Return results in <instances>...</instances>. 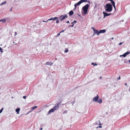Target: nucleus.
I'll return each mask as SVG.
<instances>
[{
    "instance_id": "2",
    "label": "nucleus",
    "mask_w": 130,
    "mask_h": 130,
    "mask_svg": "<svg viewBox=\"0 0 130 130\" xmlns=\"http://www.w3.org/2000/svg\"><path fill=\"white\" fill-rule=\"evenodd\" d=\"M89 7V5L87 4L82 7V10L83 12L82 11V13L83 14H85L87 13Z\"/></svg>"
},
{
    "instance_id": "41",
    "label": "nucleus",
    "mask_w": 130,
    "mask_h": 130,
    "mask_svg": "<svg viewBox=\"0 0 130 130\" xmlns=\"http://www.w3.org/2000/svg\"><path fill=\"white\" fill-rule=\"evenodd\" d=\"M12 8H11L10 9V11H12Z\"/></svg>"
},
{
    "instance_id": "36",
    "label": "nucleus",
    "mask_w": 130,
    "mask_h": 130,
    "mask_svg": "<svg viewBox=\"0 0 130 130\" xmlns=\"http://www.w3.org/2000/svg\"><path fill=\"white\" fill-rule=\"evenodd\" d=\"M120 76H119V78H118V80H119L120 79Z\"/></svg>"
},
{
    "instance_id": "8",
    "label": "nucleus",
    "mask_w": 130,
    "mask_h": 130,
    "mask_svg": "<svg viewBox=\"0 0 130 130\" xmlns=\"http://www.w3.org/2000/svg\"><path fill=\"white\" fill-rule=\"evenodd\" d=\"M58 18L57 17H55L54 18H51L50 19H48V21H50V20H53L54 21H55L56 20V19H57Z\"/></svg>"
},
{
    "instance_id": "23",
    "label": "nucleus",
    "mask_w": 130,
    "mask_h": 130,
    "mask_svg": "<svg viewBox=\"0 0 130 130\" xmlns=\"http://www.w3.org/2000/svg\"><path fill=\"white\" fill-rule=\"evenodd\" d=\"M92 64L94 66H95V65L97 66V64L96 63H95V64H94V63H92Z\"/></svg>"
},
{
    "instance_id": "47",
    "label": "nucleus",
    "mask_w": 130,
    "mask_h": 130,
    "mask_svg": "<svg viewBox=\"0 0 130 130\" xmlns=\"http://www.w3.org/2000/svg\"><path fill=\"white\" fill-rule=\"evenodd\" d=\"M2 22V20H0V22Z\"/></svg>"
},
{
    "instance_id": "53",
    "label": "nucleus",
    "mask_w": 130,
    "mask_h": 130,
    "mask_svg": "<svg viewBox=\"0 0 130 130\" xmlns=\"http://www.w3.org/2000/svg\"><path fill=\"white\" fill-rule=\"evenodd\" d=\"M101 78H102V77H100V78H101Z\"/></svg>"
},
{
    "instance_id": "43",
    "label": "nucleus",
    "mask_w": 130,
    "mask_h": 130,
    "mask_svg": "<svg viewBox=\"0 0 130 130\" xmlns=\"http://www.w3.org/2000/svg\"><path fill=\"white\" fill-rule=\"evenodd\" d=\"M15 36L17 34V32H15Z\"/></svg>"
},
{
    "instance_id": "10",
    "label": "nucleus",
    "mask_w": 130,
    "mask_h": 130,
    "mask_svg": "<svg viewBox=\"0 0 130 130\" xmlns=\"http://www.w3.org/2000/svg\"><path fill=\"white\" fill-rule=\"evenodd\" d=\"M55 111L53 108L50 109L48 111V113H50L51 112H53Z\"/></svg>"
},
{
    "instance_id": "7",
    "label": "nucleus",
    "mask_w": 130,
    "mask_h": 130,
    "mask_svg": "<svg viewBox=\"0 0 130 130\" xmlns=\"http://www.w3.org/2000/svg\"><path fill=\"white\" fill-rule=\"evenodd\" d=\"M103 14L104 15V18L106 16H108L111 14V13H107L104 12H103Z\"/></svg>"
},
{
    "instance_id": "31",
    "label": "nucleus",
    "mask_w": 130,
    "mask_h": 130,
    "mask_svg": "<svg viewBox=\"0 0 130 130\" xmlns=\"http://www.w3.org/2000/svg\"><path fill=\"white\" fill-rule=\"evenodd\" d=\"M23 98L24 99H26V96H24Z\"/></svg>"
},
{
    "instance_id": "37",
    "label": "nucleus",
    "mask_w": 130,
    "mask_h": 130,
    "mask_svg": "<svg viewBox=\"0 0 130 130\" xmlns=\"http://www.w3.org/2000/svg\"><path fill=\"white\" fill-rule=\"evenodd\" d=\"M99 125H100L101 126V125H102V124L101 123H100V122H99Z\"/></svg>"
},
{
    "instance_id": "4",
    "label": "nucleus",
    "mask_w": 130,
    "mask_h": 130,
    "mask_svg": "<svg viewBox=\"0 0 130 130\" xmlns=\"http://www.w3.org/2000/svg\"><path fill=\"white\" fill-rule=\"evenodd\" d=\"M87 0H81L80 1H79L77 3L75 4H74V6H75V8H74V9L75 8H76V7L78 5H80L82 3L85 2H86Z\"/></svg>"
},
{
    "instance_id": "48",
    "label": "nucleus",
    "mask_w": 130,
    "mask_h": 130,
    "mask_svg": "<svg viewBox=\"0 0 130 130\" xmlns=\"http://www.w3.org/2000/svg\"><path fill=\"white\" fill-rule=\"evenodd\" d=\"M111 39H113V38H111Z\"/></svg>"
},
{
    "instance_id": "12",
    "label": "nucleus",
    "mask_w": 130,
    "mask_h": 130,
    "mask_svg": "<svg viewBox=\"0 0 130 130\" xmlns=\"http://www.w3.org/2000/svg\"><path fill=\"white\" fill-rule=\"evenodd\" d=\"M100 31V34L101 33H105L106 31V30L105 29H104L103 30H99Z\"/></svg>"
},
{
    "instance_id": "50",
    "label": "nucleus",
    "mask_w": 130,
    "mask_h": 130,
    "mask_svg": "<svg viewBox=\"0 0 130 130\" xmlns=\"http://www.w3.org/2000/svg\"><path fill=\"white\" fill-rule=\"evenodd\" d=\"M13 43H15L14 42H13Z\"/></svg>"
},
{
    "instance_id": "28",
    "label": "nucleus",
    "mask_w": 130,
    "mask_h": 130,
    "mask_svg": "<svg viewBox=\"0 0 130 130\" xmlns=\"http://www.w3.org/2000/svg\"><path fill=\"white\" fill-rule=\"evenodd\" d=\"M67 110L65 111L64 112H63V113L64 114L65 113H67Z\"/></svg>"
},
{
    "instance_id": "3",
    "label": "nucleus",
    "mask_w": 130,
    "mask_h": 130,
    "mask_svg": "<svg viewBox=\"0 0 130 130\" xmlns=\"http://www.w3.org/2000/svg\"><path fill=\"white\" fill-rule=\"evenodd\" d=\"M99 96L98 95L94 97L93 99V101L94 102H97L100 104L102 102V99H100L98 100Z\"/></svg>"
},
{
    "instance_id": "34",
    "label": "nucleus",
    "mask_w": 130,
    "mask_h": 130,
    "mask_svg": "<svg viewBox=\"0 0 130 130\" xmlns=\"http://www.w3.org/2000/svg\"><path fill=\"white\" fill-rule=\"evenodd\" d=\"M60 33H58L57 34V36H59L60 35Z\"/></svg>"
},
{
    "instance_id": "15",
    "label": "nucleus",
    "mask_w": 130,
    "mask_h": 130,
    "mask_svg": "<svg viewBox=\"0 0 130 130\" xmlns=\"http://www.w3.org/2000/svg\"><path fill=\"white\" fill-rule=\"evenodd\" d=\"M69 14L70 15H71L73 14V12L72 11H71L69 12Z\"/></svg>"
},
{
    "instance_id": "13",
    "label": "nucleus",
    "mask_w": 130,
    "mask_h": 130,
    "mask_svg": "<svg viewBox=\"0 0 130 130\" xmlns=\"http://www.w3.org/2000/svg\"><path fill=\"white\" fill-rule=\"evenodd\" d=\"M53 64V63L51 62H47L46 64L47 65H50V66H51L52 64Z\"/></svg>"
},
{
    "instance_id": "19",
    "label": "nucleus",
    "mask_w": 130,
    "mask_h": 130,
    "mask_svg": "<svg viewBox=\"0 0 130 130\" xmlns=\"http://www.w3.org/2000/svg\"><path fill=\"white\" fill-rule=\"evenodd\" d=\"M2 21L3 22V23L5 22L6 21V19H4L2 20Z\"/></svg>"
},
{
    "instance_id": "20",
    "label": "nucleus",
    "mask_w": 130,
    "mask_h": 130,
    "mask_svg": "<svg viewBox=\"0 0 130 130\" xmlns=\"http://www.w3.org/2000/svg\"><path fill=\"white\" fill-rule=\"evenodd\" d=\"M0 51L1 52V54L3 52V51H2V49L1 47H0Z\"/></svg>"
},
{
    "instance_id": "16",
    "label": "nucleus",
    "mask_w": 130,
    "mask_h": 130,
    "mask_svg": "<svg viewBox=\"0 0 130 130\" xmlns=\"http://www.w3.org/2000/svg\"><path fill=\"white\" fill-rule=\"evenodd\" d=\"M109 1H111V3L112 4V5H115V3L113 0H109Z\"/></svg>"
},
{
    "instance_id": "24",
    "label": "nucleus",
    "mask_w": 130,
    "mask_h": 130,
    "mask_svg": "<svg viewBox=\"0 0 130 130\" xmlns=\"http://www.w3.org/2000/svg\"><path fill=\"white\" fill-rule=\"evenodd\" d=\"M3 108H2L0 110V113H1L3 109Z\"/></svg>"
},
{
    "instance_id": "21",
    "label": "nucleus",
    "mask_w": 130,
    "mask_h": 130,
    "mask_svg": "<svg viewBox=\"0 0 130 130\" xmlns=\"http://www.w3.org/2000/svg\"><path fill=\"white\" fill-rule=\"evenodd\" d=\"M68 51V49H66L64 51V52L67 53Z\"/></svg>"
},
{
    "instance_id": "49",
    "label": "nucleus",
    "mask_w": 130,
    "mask_h": 130,
    "mask_svg": "<svg viewBox=\"0 0 130 130\" xmlns=\"http://www.w3.org/2000/svg\"><path fill=\"white\" fill-rule=\"evenodd\" d=\"M129 62H130V60H129Z\"/></svg>"
},
{
    "instance_id": "17",
    "label": "nucleus",
    "mask_w": 130,
    "mask_h": 130,
    "mask_svg": "<svg viewBox=\"0 0 130 130\" xmlns=\"http://www.w3.org/2000/svg\"><path fill=\"white\" fill-rule=\"evenodd\" d=\"M37 107L36 106H33L31 110H33L34 109H35L36 108H37Z\"/></svg>"
},
{
    "instance_id": "9",
    "label": "nucleus",
    "mask_w": 130,
    "mask_h": 130,
    "mask_svg": "<svg viewBox=\"0 0 130 130\" xmlns=\"http://www.w3.org/2000/svg\"><path fill=\"white\" fill-rule=\"evenodd\" d=\"M93 32L94 33V34H96L98 35H99L100 34L99 31L97 30H96Z\"/></svg>"
},
{
    "instance_id": "18",
    "label": "nucleus",
    "mask_w": 130,
    "mask_h": 130,
    "mask_svg": "<svg viewBox=\"0 0 130 130\" xmlns=\"http://www.w3.org/2000/svg\"><path fill=\"white\" fill-rule=\"evenodd\" d=\"M6 2L5 1L4 2H2L0 4V6H1L2 5H4V4H6Z\"/></svg>"
},
{
    "instance_id": "44",
    "label": "nucleus",
    "mask_w": 130,
    "mask_h": 130,
    "mask_svg": "<svg viewBox=\"0 0 130 130\" xmlns=\"http://www.w3.org/2000/svg\"><path fill=\"white\" fill-rule=\"evenodd\" d=\"M61 17H60H60H59V18H59V19H60L61 18Z\"/></svg>"
},
{
    "instance_id": "25",
    "label": "nucleus",
    "mask_w": 130,
    "mask_h": 130,
    "mask_svg": "<svg viewBox=\"0 0 130 130\" xmlns=\"http://www.w3.org/2000/svg\"><path fill=\"white\" fill-rule=\"evenodd\" d=\"M102 127L100 125V126H99L98 127H96V128H102Z\"/></svg>"
},
{
    "instance_id": "22",
    "label": "nucleus",
    "mask_w": 130,
    "mask_h": 130,
    "mask_svg": "<svg viewBox=\"0 0 130 130\" xmlns=\"http://www.w3.org/2000/svg\"><path fill=\"white\" fill-rule=\"evenodd\" d=\"M91 28L93 29V32L96 30V29H95L94 28V27H91Z\"/></svg>"
},
{
    "instance_id": "1",
    "label": "nucleus",
    "mask_w": 130,
    "mask_h": 130,
    "mask_svg": "<svg viewBox=\"0 0 130 130\" xmlns=\"http://www.w3.org/2000/svg\"><path fill=\"white\" fill-rule=\"evenodd\" d=\"M105 10L108 12H111L112 10V7L110 4H107L104 7Z\"/></svg>"
},
{
    "instance_id": "27",
    "label": "nucleus",
    "mask_w": 130,
    "mask_h": 130,
    "mask_svg": "<svg viewBox=\"0 0 130 130\" xmlns=\"http://www.w3.org/2000/svg\"><path fill=\"white\" fill-rule=\"evenodd\" d=\"M77 22L76 21H74L73 22H72V23H74V24H75L77 23Z\"/></svg>"
},
{
    "instance_id": "29",
    "label": "nucleus",
    "mask_w": 130,
    "mask_h": 130,
    "mask_svg": "<svg viewBox=\"0 0 130 130\" xmlns=\"http://www.w3.org/2000/svg\"><path fill=\"white\" fill-rule=\"evenodd\" d=\"M74 24H73V25H70V26H69V27H73L74 26Z\"/></svg>"
},
{
    "instance_id": "35",
    "label": "nucleus",
    "mask_w": 130,
    "mask_h": 130,
    "mask_svg": "<svg viewBox=\"0 0 130 130\" xmlns=\"http://www.w3.org/2000/svg\"><path fill=\"white\" fill-rule=\"evenodd\" d=\"M122 42H120V43H119V45H121L122 44Z\"/></svg>"
},
{
    "instance_id": "14",
    "label": "nucleus",
    "mask_w": 130,
    "mask_h": 130,
    "mask_svg": "<svg viewBox=\"0 0 130 130\" xmlns=\"http://www.w3.org/2000/svg\"><path fill=\"white\" fill-rule=\"evenodd\" d=\"M20 109L19 108H17L15 109V111L17 112V114L19 113V111H20Z\"/></svg>"
},
{
    "instance_id": "42",
    "label": "nucleus",
    "mask_w": 130,
    "mask_h": 130,
    "mask_svg": "<svg viewBox=\"0 0 130 130\" xmlns=\"http://www.w3.org/2000/svg\"><path fill=\"white\" fill-rule=\"evenodd\" d=\"M67 23H69V21H68L67 22H66Z\"/></svg>"
},
{
    "instance_id": "38",
    "label": "nucleus",
    "mask_w": 130,
    "mask_h": 130,
    "mask_svg": "<svg viewBox=\"0 0 130 130\" xmlns=\"http://www.w3.org/2000/svg\"><path fill=\"white\" fill-rule=\"evenodd\" d=\"M77 14L78 15L79 17H81V16H80V14H78V13H77Z\"/></svg>"
},
{
    "instance_id": "5",
    "label": "nucleus",
    "mask_w": 130,
    "mask_h": 130,
    "mask_svg": "<svg viewBox=\"0 0 130 130\" xmlns=\"http://www.w3.org/2000/svg\"><path fill=\"white\" fill-rule=\"evenodd\" d=\"M60 104V103H58L57 105H55L54 107L53 108L55 110L58 109V108L59 107V105Z\"/></svg>"
},
{
    "instance_id": "51",
    "label": "nucleus",
    "mask_w": 130,
    "mask_h": 130,
    "mask_svg": "<svg viewBox=\"0 0 130 130\" xmlns=\"http://www.w3.org/2000/svg\"><path fill=\"white\" fill-rule=\"evenodd\" d=\"M129 91H130V87H129Z\"/></svg>"
},
{
    "instance_id": "45",
    "label": "nucleus",
    "mask_w": 130,
    "mask_h": 130,
    "mask_svg": "<svg viewBox=\"0 0 130 130\" xmlns=\"http://www.w3.org/2000/svg\"><path fill=\"white\" fill-rule=\"evenodd\" d=\"M42 128H41L40 129V130H42Z\"/></svg>"
},
{
    "instance_id": "6",
    "label": "nucleus",
    "mask_w": 130,
    "mask_h": 130,
    "mask_svg": "<svg viewBox=\"0 0 130 130\" xmlns=\"http://www.w3.org/2000/svg\"><path fill=\"white\" fill-rule=\"evenodd\" d=\"M130 54V52H127L126 53H125L124 54H123L122 55H120V57H121V56H123L124 57H125L127 55L129 54Z\"/></svg>"
},
{
    "instance_id": "33",
    "label": "nucleus",
    "mask_w": 130,
    "mask_h": 130,
    "mask_svg": "<svg viewBox=\"0 0 130 130\" xmlns=\"http://www.w3.org/2000/svg\"><path fill=\"white\" fill-rule=\"evenodd\" d=\"M48 21V20L47 21H44V20H43L42 21L43 22H47Z\"/></svg>"
},
{
    "instance_id": "52",
    "label": "nucleus",
    "mask_w": 130,
    "mask_h": 130,
    "mask_svg": "<svg viewBox=\"0 0 130 130\" xmlns=\"http://www.w3.org/2000/svg\"><path fill=\"white\" fill-rule=\"evenodd\" d=\"M71 24H74V23H71Z\"/></svg>"
},
{
    "instance_id": "40",
    "label": "nucleus",
    "mask_w": 130,
    "mask_h": 130,
    "mask_svg": "<svg viewBox=\"0 0 130 130\" xmlns=\"http://www.w3.org/2000/svg\"><path fill=\"white\" fill-rule=\"evenodd\" d=\"M125 85L126 86H127V84L126 83H125Z\"/></svg>"
},
{
    "instance_id": "39",
    "label": "nucleus",
    "mask_w": 130,
    "mask_h": 130,
    "mask_svg": "<svg viewBox=\"0 0 130 130\" xmlns=\"http://www.w3.org/2000/svg\"><path fill=\"white\" fill-rule=\"evenodd\" d=\"M63 20L61 18V19L60 20V21H62V20Z\"/></svg>"
},
{
    "instance_id": "54",
    "label": "nucleus",
    "mask_w": 130,
    "mask_h": 130,
    "mask_svg": "<svg viewBox=\"0 0 130 130\" xmlns=\"http://www.w3.org/2000/svg\"><path fill=\"white\" fill-rule=\"evenodd\" d=\"M6 46H5V47Z\"/></svg>"
},
{
    "instance_id": "26",
    "label": "nucleus",
    "mask_w": 130,
    "mask_h": 130,
    "mask_svg": "<svg viewBox=\"0 0 130 130\" xmlns=\"http://www.w3.org/2000/svg\"><path fill=\"white\" fill-rule=\"evenodd\" d=\"M59 20L58 19L56 21V23H59Z\"/></svg>"
},
{
    "instance_id": "32",
    "label": "nucleus",
    "mask_w": 130,
    "mask_h": 130,
    "mask_svg": "<svg viewBox=\"0 0 130 130\" xmlns=\"http://www.w3.org/2000/svg\"><path fill=\"white\" fill-rule=\"evenodd\" d=\"M114 8H115V9L116 10V7H115V5H113Z\"/></svg>"
},
{
    "instance_id": "30",
    "label": "nucleus",
    "mask_w": 130,
    "mask_h": 130,
    "mask_svg": "<svg viewBox=\"0 0 130 130\" xmlns=\"http://www.w3.org/2000/svg\"><path fill=\"white\" fill-rule=\"evenodd\" d=\"M64 30H62V31H61L60 32V33H61V32H64Z\"/></svg>"
},
{
    "instance_id": "46",
    "label": "nucleus",
    "mask_w": 130,
    "mask_h": 130,
    "mask_svg": "<svg viewBox=\"0 0 130 130\" xmlns=\"http://www.w3.org/2000/svg\"><path fill=\"white\" fill-rule=\"evenodd\" d=\"M95 34H94H94H93V35H92V36H93L94 35H95Z\"/></svg>"
},
{
    "instance_id": "11",
    "label": "nucleus",
    "mask_w": 130,
    "mask_h": 130,
    "mask_svg": "<svg viewBox=\"0 0 130 130\" xmlns=\"http://www.w3.org/2000/svg\"><path fill=\"white\" fill-rule=\"evenodd\" d=\"M60 17H61V18L63 19V20L65 19V18H67V15H66L65 14L64 16L63 15H62L60 16Z\"/></svg>"
}]
</instances>
